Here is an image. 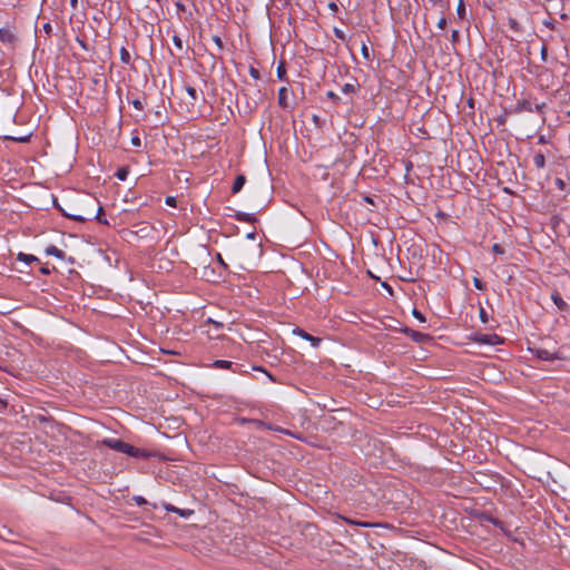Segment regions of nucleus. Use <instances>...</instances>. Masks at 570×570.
<instances>
[{"label":"nucleus","mask_w":570,"mask_h":570,"mask_svg":"<svg viewBox=\"0 0 570 570\" xmlns=\"http://www.w3.org/2000/svg\"><path fill=\"white\" fill-rule=\"evenodd\" d=\"M101 445L111 449L114 451L127 454L130 458L135 459H150V458H158L159 454L155 451H149L146 449H140L137 446H134L121 439H104L100 441Z\"/></svg>","instance_id":"f257e3e1"},{"label":"nucleus","mask_w":570,"mask_h":570,"mask_svg":"<svg viewBox=\"0 0 570 570\" xmlns=\"http://www.w3.org/2000/svg\"><path fill=\"white\" fill-rule=\"evenodd\" d=\"M468 513L473 520L480 523L488 522L493 524L495 528L500 529L502 532H507L504 522L493 517L490 511L472 508L468 510Z\"/></svg>","instance_id":"f03ea898"},{"label":"nucleus","mask_w":570,"mask_h":570,"mask_svg":"<svg viewBox=\"0 0 570 570\" xmlns=\"http://www.w3.org/2000/svg\"><path fill=\"white\" fill-rule=\"evenodd\" d=\"M469 338L472 342L482 344V345L495 346V345H501L504 343V338L494 333L493 334H483V333L475 332V333H472L469 336Z\"/></svg>","instance_id":"7ed1b4c3"},{"label":"nucleus","mask_w":570,"mask_h":570,"mask_svg":"<svg viewBox=\"0 0 570 570\" xmlns=\"http://www.w3.org/2000/svg\"><path fill=\"white\" fill-rule=\"evenodd\" d=\"M399 332L411 337L413 342L419 343V344H428L433 341L432 335L415 331L409 326H401Z\"/></svg>","instance_id":"20e7f679"},{"label":"nucleus","mask_w":570,"mask_h":570,"mask_svg":"<svg viewBox=\"0 0 570 570\" xmlns=\"http://www.w3.org/2000/svg\"><path fill=\"white\" fill-rule=\"evenodd\" d=\"M212 366L215 368H219V370H229L233 373H239V374L247 373V370L243 368L244 365H242L239 363L232 362V361H227V360H216V361H214Z\"/></svg>","instance_id":"39448f33"},{"label":"nucleus","mask_w":570,"mask_h":570,"mask_svg":"<svg viewBox=\"0 0 570 570\" xmlns=\"http://www.w3.org/2000/svg\"><path fill=\"white\" fill-rule=\"evenodd\" d=\"M528 350L532 353V355H534L537 358L542 360V361L552 362V361H556V360H563L564 358L558 352L551 353L548 350L541 348V347H529Z\"/></svg>","instance_id":"423d86ee"},{"label":"nucleus","mask_w":570,"mask_h":570,"mask_svg":"<svg viewBox=\"0 0 570 570\" xmlns=\"http://www.w3.org/2000/svg\"><path fill=\"white\" fill-rule=\"evenodd\" d=\"M293 334L302 337L305 341H308L312 344V346H314V347H318L321 342H322L321 337L314 336V335L307 333L305 330H303L302 327H298V326H296L293 330Z\"/></svg>","instance_id":"0eeeda50"},{"label":"nucleus","mask_w":570,"mask_h":570,"mask_svg":"<svg viewBox=\"0 0 570 570\" xmlns=\"http://www.w3.org/2000/svg\"><path fill=\"white\" fill-rule=\"evenodd\" d=\"M163 507L164 509L167 511V512H173V513H176L178 514L179 517L181 518H189L194 514V510H190V509H180V508H177L170 503H166L164 502L163 503Z\"/></svg>","instance_id":"6e6552de"},{"label":"nucleus","mask_w":570,"mask_h":570,"mask_svg":"<svg viewBox=\"0 0 570 570\" xmlns=\"http://www.w3.org/2000/svg\"><path fill=\"white\" fill-rule=\"evenodd\" d=\"M18 537H19V534L17 532H14L13 530H11L10 528H8L7 525H2L0 528V539L1 540L14 543V542H17Z\"/></svg>","instance_id":"1a4fd4ad"},{"label":"nucleus","mask_w":570,"mask_h":570,"mask_svg":"<svg viewBox=\"0 0 570 570\" xmlns=\"http://www.w3.org/2000/svg\"><path fill=\"white\" fill-rule=\"evenodd\" d=\"M230 216L238 222H244L248 224H255L258 222V218L255 216L254 213L235 212V214Z\"/></svg>","instance_id":"9d476101"},{"label":"nucleus","mask_w":570,"mask_h":570,"mask_svg":"<svg viewBox=\"0 0 570 570\" xmlns=\"http://www.w3.org/2000/svg\"><path fill=\"white\" fill-rule=\"evenodd\" d=\"M522 111H533L532 104L527 99L519 100L514 108L509 109L510 114H520Z\"/></svg>","instance_id":"9b49d317"},{"label":"nucleus","mask_w":570,"mask_h":570,"mask_svg":"<svg viewBox=\"0 0 570 570\" xmlns=\"http://www.w3.org/2000/svg\"><path fill=\"white\" fill-rule=\"evenodd\" d=\"M551 299L561 312L569 311L570 307L568 303L563 301V298L561 297L560 293L557 289L552 292Z\"/></svg>","instance_id":"f8f14e48"},{"label":"nucleus","mask_w":570,"mask_h":570,"mask_svg":"<svg viewBox=\"0 0 570 570\" xmlns=\"http://www.w3.org/2000/svg\"><path fill=\"white\" fill-rule=\"evenodd\" d=\"M245 184H246V176L244 174H238L235 177L234 183L232 185V194L233 195L238 194L243 189Z\"/></svg>","instance_id":"ddd939ff"},{"label":"nucleus","mask_w":570,"mask_h":570,"mask_svg":"<svg viewBox=\"0 0 570 570\" xmlns=\"http://www.w3.org/2000/svg\"><path fill=\"white\" fill-rule=\"evenodd\" d=\"M0 41L3 43H13L16 41V36L8 28H0Z\"/></svg>","instance_id":"4468645a"},{"label":"nucleus","mask_w":570,"mask_h":570,"mask_svg":"<svg viewBox=\"0 0 570 570\" xmlns=\"http://www.w3.org/2000/svg\"><path fill=\"white\" fill-rule=\"evenodd\" d=\"M404 562H409V566L413 568V570H426V562L424 560H419L415 558L405 559ZM404 567H407V563H404Z\"/></svg>","instance_id":"2eb2a0df"},{"label":"nucleus","mask_w":570,"mask_h":570,"mask_svg":"<svg viewBox=\"0 0 570 570\" xmlns=\"http://www.w3.org/2000/svg\"><path fill=\"white\" fill-rule=\"evenodd\" d=\"M45 253L49 256H55L58 259H66V253L55 245L47 246Z\"/></svg>","instance_id":"dca6fc26"},{"label":"nucleus","mask_w":570,"mask_h":570,"mask_svg":"<svg viewBox=\"0 0 570 570\" xmlns=\"http://www.w3.org/2000/svg\"><path fill=\"white\" fill-rule=\"evenodd\" d=\"M287 92H288V90L286 87H281L278 89V105L284 109L289 108V104L287 100Z\"/></svg>","instance_id":"f3484780"},{"label":"nucleus","mask_w":570,"mask_h":570,"mask_svg":"<svg viewBox=\"0 0 570 570\" xmlns=\"http://www.w3.org/2000/svg\"><path fill=\"white\" fill-rule=\"evenodd\" d=\"M17 261L22 262L27 265H30L32 263H38L39 258L32 254H26V253L20 252L17 254Z\"/></svg>","instance_id":"a211bd4d"},{"label":"nucleus","mask_w":570,"mask_h":570,"mask_svg":"<svg viewBox=\"0 0 570 570\" xmlns=\"http://www.w3.org/2000/svg\"><path fill=\"white\" fill-rule=\"evenodd\" d=\"M105 210L102 206H99L96 214L90 213L89 218L96 219L99 224L109 225V222L104 217Z\"/></svg>","instance_id":"6ab92c4d"},{"label":"nucleus","mask_w":570,"mask_h":570,"mask_svg":"<svg viewBox=\"0 0 570 570\" xmlns=\"http://www.w3.org/2000/svg\"><path fill=\"white\" fill-rule=\"evenodd\" d=\"M276 75L279 80H286V62L284 60L278 62Z\"/></svg>","instance_id":"aec40b11"},{"label":"nucleus","mask_w":570,"mask_h":570,"mask_svg":"<svg viewBox=\"0 0 570 570\" xmlns=\"http://www.w3.org/2000/svg\"><path fill=\"white\" fill-rule=\"evenodd\" d=\"M128 175H129L128 166H121L115 173V176L121 181H125L127 179Z\"/></svg>","instance_id":"412c9836"},{"label":"nucleus","mask_w":570,"mask_h":570,"mask_svg":"<svg viewBox=\"0 0 570 570\" xmlns=\"http://www.w3.org/2000/svg\"><path fill=\"white\" fill-rule=\"evenodd\" d=\"M30 138H31V134L20 136V137H13V136H4L3 137L4 140H10V141H16V142H21V144L29 142Z\"/></svg>","instance_id":"4be33fe9"},{"label":"nucleus","mask_w":570,"mask_h":570,"mask_svg":"<svg viewBox=\"0 0 570 570\" xmlns=\"http://www.w3.org/2000/svg\"><path fill=\"white\" fill-rule=\"evenodd\" d=\"M344 521L348 524H351L352 527H354L355 529L357 527H364V528H367V527H372V524L370 522H366V521H360V520H353L351 518H344Z\"/></svg>","instance_id":"5701e85b"},{"label":"nucleus","mask_w":570,"mask_h":570,"mask_svg":"<svg viewBox=\"0 0 570 570\" xmlns=\"http://www.w3.org/2000/svg\"><path fill=\"white\" fill-rule=\"evenodd\" d=\"M533 163L537 168H543L546 166V156L539 151L533 157Z\"/></svg>","instance_id":"b1692460"},{"label":"nucleus","mask_w":570,"mask_h":570,"mask_svg":"<svg viewBox=\"0 0 570 570\" xmlns=\"http://www.w3.org/2000/svg\"><path fill=\"white\" fill-rule=\"evenodd\" d=\"M456 14L459 19L463 20L466 17V9L464 0H459L458 8H456Z\"/></svg>","instance_id":"393cba45"},{"label":"nucleus","mask_w":570,"mask_h":570,"mask_svg":"<svg viewBox=\"0 0 570 570\" xmlns=\"http://www.w3.org/2000/svg\"><path fill=\"white\" fill-rule=\"evenodd\" d=\"M120 61L124 65H129L130 63V53H129V51L125 47L120 48Z\"/></svg>","instance_id":"a878e982"},{"label":"nucleus","mask_w":570,"mask_h":570,"mask_svg":"<svg viewBox=\"0 0 570 570\" xmlns=\"http://www.w3.org/2000/svg\"><path fill=\"white\" fill-rule=\"evenodd\" d=\"M65 217L66 218H69V219H72L75 222H78V223H85L86 220H90L91 218L88 217H85L82 215H76V214H65Z\"/></svg>","instance_id":"bb28decb"},{"label":"nucleus","mask_w":570,"mask_h":570,"mask_svg":"<svg viewBox=\"0 0 570 570\" xmlns=\"http://www.w3.org/2000/svg\"><path fill=\"white\" fill-rule=\"evenodd\" d=\"M362 199L364 203L368 204V205H372L374 207L377 208V199L381 202V199L379 197H373V196H370V195H363L362 196Z\"/></svg>","instance_id":"cd10ccee"},{"label":"nucleus","mask_w":570,"mask_h":570,"mask_svg":"<svg viewBox=\"0 0 570 570\" xmlns=\"http://www.w3.org/2000/svg\"><path fill=\"white\" fill-rule=\"evenodd\" d=\"M508 23H509V27H510L513 31H515V32H520V31H522V28H521L520 23H519L514 18H511V17H510V18L508 19Z\"/></svg>","instance_id":"c85d7f7f"},{"label":"nucleus","mask_w":570,"mask_h":570,"mask_svg":"<svg viewBox=\"0 0 570 570\" xmlns=\"http://www.w3.org/2000/svg\"><path fill=\"white\" fill-rule=\"evenodd\" d=\"M412 315H413L414 318H416L421 323H425L426 322L425 315L420 309H417L416 307H414L412 309Z\"/></svg>","instance_id":"c756f323"},{"label":"nucleus","mask_w":570,"mask_h":570,"mask_svg":"<svg viewBox=\"0 0 570 570\" xmlns=\"http://www.w3.org/2000/svg\"><path fill=\"white\" fill-rule=\"evenodd\" d=\"M473 285L476 289L479 291H485L487 289V283L483 282L481 278L479 277H473Z\"/></svg>","instance_id":"7c9ffc66"},{"label":"nucleus","mask_w":570,"mask_h":570,"mask_svg":"<svg viewBox=\"0 0 570 570\" xmlns=\"http://www.w3.org/2000/svg\"><path fill=\"white\" fill-rule=\"evenodd\" d=\"M185 90L188 94V96L191 98V100L196 101L198 99L197 90L194 87L187 85V86H185Z\"/></svg>","instance_id":"2f4dec72"},{"label":"nucleus","mask_w":570,"mask_h":570,"mask_svg":"<svg viewBox=\"0 0 570 570\" xmlns=\"http://www.w3.org/2000/svg\"><path fill=\"white\" fill-rule=\"evenodd\" d=\"M431 3H433L434 6H440L442 7L443 9H449L450 8V0H429Z\"/></svg>","instance_id":"473e14b6"},{"label":"nucleus","mask_w":570,"mask_h":570,"mask_svg":"<svg viewBox=\"0 0 570 570\" xmlns=\"http://www.w3.org/2000/svg\"><path fill=\"white\" fill-rule=\"evenodd\" d=\"M361 53H362L364 59L371 60V53H370L368 47L366 46L365 42H362Z\"/></svg>","instance_id":"72a5a7b5"},{"label":"nucleus","mask_w":570,"mask_h":570,"mask_svg":"<svg viewBox=\"0 0 570 570\" xmlns=\"http://www.w3.org/2000/svg\"><path fill=\"white\" fill-rule=\"evenodd\" d=\"M132 500L139 507L149 504V502L144 497H141V495H134Z\"/></svg>","instance_id":"f704fd0d"},{"label":"nucleus","mask_w":570,"mask_h":570,"mask_svg":"<svg viewBox=\"0 0 570 570\" xmlns=\"http://www.w3.org/2000/svg\"><path fill=\"white\" fill-rule=\"evenodd\" d=\"M509 110L508 109H504V112L500 116L497 117V122L498 125L502 126L507 122V118H508V115H509Z\"/></svg>","instance_id":"c9c22d12"},{"label":"nucleus","mask_w":570,"mask_h":570,"mask_svg":"<svg viewBox=\"0 0 570 570\" xmlns=\"http://www.w3.org/2000/svg\"><path fill=\"white\" fill-rule=\"evenodd\" d=\"M356 90V87L355 85L353 83H345L343 87H342V91L344 94H354Z\"/></svg>","instance_id":"e433bc0d"},{"label":"nucleus","mask_w":570,"mask_h":570,"mask_svg":"<svg viewBox=\"0 0 570 570\" xmlns=\"http://www.w3.org/2000/svg\"><path fill=\"white\" fill-rule=\"evenodd\" d=\"M479 317H480V321L484 324L489 322V315L482 306L479 309Z\"/></svg>","instance_id":"4c0bfd02"},{"label":"nucleus","mask_w":570,"mask_h":570,"mask_svg":"<svg viewBox=\"0 0 570 570\" xmlns=\"http://www.w3.org/2000/svg\"><path fill=\"white\" fill-rule=\"evenodd\" d=\"M326 97L336 105L341 101V98L332 90L327 91Z\"/></svg>","instance_id":"58836bf2"},{"label":"nucleus","mask_w":570,"mask_h":570,"mask_svg":"<svg viewBox=\"0 0 570 570\" xmlns=\"http://www.w3.org/2000/svg\"><path fill=\"white\" fill-rule=\"evenodd\" d=\"M333 32H334V36H335L337 39H340V40H343V41H344V40L346 39V36H345L344 31H343V30H341L340 28H336V27H335V28H334V30H333Z\"/></svg>","instance_id":"ea45409f"},{"label":"nucleus","mask_w":570,"mask_h":570,"mask_svg":"<svg viewBox=\"0 0 570 570\" xmlns=\"http://www.w3.org/2000/svg\"><path fill=\"white\" fill-rule=\"evenodd\" d=\"M213 41L215 42V45L218 47L219 50H223L224 49V42L222 40V38L217 35H214L212 37Z\"/></svg>","instance_id":"a19ab883"},{"label":"nucleus","mask_w":570,"mask_h":570,"mask_svg":"<svg viewBox=\"0 0 570 570\" xmlns=\"http://www.w3.org/2000/svg\"><path fill=\"white\" fill-rule=\"evenodd\" d=\"M249 75H250V77H252V78H254V79H256V80L261 79V72H259V70H258V69H256V68H255V67H253V66H250V67H249Z\"/></svg>","instance_id":"79ce46f5"},{"label":"nucleus","mask_w":570,"mask_h":570,"mask_svg":"<svg viewBox=\"0 0 570 570\" xmlns=\"http://www.w3.org/2000/svg\"><path fill=\"white\" fill-rule=\"evenodd\" d=\"M165 203H166V205H168L170 207H176L177 206V199L174 196H167L165 198Z\"/></svg>","instance_id":"37998d69"},{"label":"nucleus","mask_w":570,"mask_h":570,"mask_svg":"<svg viewBox=\"0 0 570 570\" xmlns=\"http://www.w3.org/2000/svg\"><path fill=\"white\" fill-rule=\"evenodd\" d=\"M492 252L498 255L504 254V248L500 244H493L492 245Z\"/></svg>","instance_id":"c03bdc74"},{"label":"nucleus","mask_w":570,"mask_h":570,"mask_svg":"<svg viewBox=\"0 0 570 570\" xmlns=\"http://www.w3.org/2000/svg\"><path fill=\"white\" fill-rule=\"evenodd\" d=\"M460 37L461 36H460V31L459 30H456V29L452 30V32H451V41H452V43L459 42L460 41Z\"/></svg>","instance_id":"a18cd8bd"},{"label":"nucleus","mask_w":570,"mask_h":570,"mask_svg":"<svg viewBox=\"0 0 570 570\" xmlns=\"http://www.w3.org/2000/svg\"><path fill=\"white\" fill-rule=\"evenodd\" d=\"M554 184H556L557 188L560 190H564L567 188L566 181L561 178H556Z\"/></svg>","instance_id":"49530a36"},{"label":"nucleus","mask_w":570,"mask_h":570,"mask_svg":"<svg viewBox=\"0 0 570 570\" xmlns=\"http://www.w3.org/2000/svg\"><path fill=\"white\" fill-rule=\"evenodd\" d=\"M53 207L65 217V214H68L62 206L58 203L57 198L53 197Z\"/></svg>","instance_id":"de8ad7c7"},{"label":"nucleus","mask_w":570,"mask_h":570,"mask_svg":"<svg viewBox=\"0 0 570 570\" xmlns=\"http://www.w3.org/2000/svg\"><path fill=\"white\" fill-rule=\"evenodd\" d=\"M173 42L176 46V48H178L179 50L183 49V40L177 35H174Z\"/></svg>","instance_id":"09e8293b"},{"label":"nucleus","mask_w":570,"mask_h":570,"mask_svg":"<svg viewBox=\"0 0 570 570\" xmlns=\"http://www.w3.org/2000/svg\"><path fill=\"white\" fill-rule=\"evenodd\" d=\"M55 269V267L50 268L48 265H43L40 267L39 272L42 274V275H50L51 274V271Z\"/></svg>","instance_id":"8fccbe9b"},{"label":"nucleus","mask_w":570,"mask_h":570,"mask_svg":"<svg viewBox=\"0 0 570 570\" xmlns=\"http://www.w3.org/2000/svg\"><path fill=\"white\" fill-rule=\"evenodd\" d=\"M130 142L134 147L137 148L141 146V139L138 136H132Z\"/></svg>","instance_id":"3c124183"},{"label":"nucleus","mask_w":570,"mask_h":570,"mask_svg":"<svg viewBox=\"0 0 570 570\" xmlns=\"http://www.w3.org/2000/svg\"><path fill=\"white\" fill-rule=\"evenodd\" d=\"M130 104L134 106V108L138 110H141L144 108L142 102L138 98L131 100Z\"/></svg>","instance_id":"603ef678"},{"label":"nucleus","mask_w":570,"mask_h":570,"mask_svg":"<svg viewBox=\"0 0 570 570\" xmlns=\"http://www.w3.org/2000/svg\"><path fill=\"white\" fill-rule=\"evenodd\" d=\"M446 24H448L446 18L445 17H441V19L438 22V28L445 29Z\"/></svg>","instance_id":"864d4df0"},{"label":"nucleus","mask_w":570,"mask_h":570,"mask_svg":"<svg viewBox=\"0 0 570 570\" xmlns=\"http://www.w3.org/2000/svg\"><path fill=\"white\" fill-rule=\"evenodd\" d=\"M43 31L46 32V35L50 36L51 32H52V27L50 24V22H46L42 27Z\"/></svg>","instance_id":"5fc2aeb1"},{"label":"nucleus","mask_w":570,"mask_h":570,"mask_svg":"<svg viewBox=\"0 0 570 570\" xmlns=\"http://www.w3.org/2000/svg\"><path fill=\"white\" fill-rule=\"evenodd\" d=\"M207 322H208V323H212V324L215 326V328H217V330H222V328H224V324H223V323H220V322H215V321H213L212 318H208V321H207Z\"/></svg>","instance_id":"6e6d98bb"},{"label":"nucleus","mask_w":570,"mask_h":570,"mask_svg":"<svg viewBox=\"0 0 570 570\" xmlns=\"http://www.w3.org/2000/svg\"><path fill=\"white\" fill-rule=\"evenodd\" d=\"M327 7H328V9H330L331 11H333V12H338V10H340V9H338L337 3H336V2H333V1H332V2H330V3L327 4Z\"/></svg>","instance_id":"4d7b16f0"},{"label":"nucleus","mask_w":570,"mask_h":570,"mask_svg":"<svg viewBox=\"0 0 570 570\" xmlns=\"http://www.w3.org/2000/svg\"><path fill=\"white\" fill-rule=\"evenodd\" d=\"M381 285L384 289H386L390 294H393V288L387 282H381Z\"/></svg>","instance_id":"13d9d810"},{"label":"nucleus","mask_w":570,"mask_h":570,"mask_svg":"<svg viewBox=\"0 0 570 570\" xmlns=\"http://www.w3.org/2000/svg\"><path fill=\"white\" fill-rule=\"evenodd\" d=\"M252 370L253 371H258V372H263L265 374V371H267L264 366L262 365H252Z\"/></svg>","instance_id":"bf43d9fd"},{"label":"nucleus","mask_w":570,"mask_h":570,"mask_svg":"<svg viewBox=\"0 0 570 570\" xmlns=\"http://www.w3.org/2000/svg\"><path fill=\"white\" fill-rule=\"evenodd\" d=\"M176 7H177V11L178 12L186 10V6L183 2H180V1L176 2Z\"/></svg>","instance_id":"052dcab7"},{"label":"nucleus","mask_w":570,"mask_h":570,"mask_svg":"<svg viewBox=\"0 0 570 570\" xmlns=\"http://www.w3.org/2000/svg\"><path fill=\"white\" fill-rule=\"evenodd\" d=\"M8 407V401L0 399V412Z\"/></svg>","instance_id":"680f3d73"},{"label":"nucleus","mask_w":570,"mask_h":570,"mask_svg":"<svg viewBox=\"0 0 570 570\" xmlns=\"http://www.w3.org/2000/svg\"><path fill=\"white\" fill-rule=\"evenodd\" d=\"M257 422H258L259 424H262V425H266L268 430L283 431V430H282V429H279V428H273V426H272V424H266V423H264V422H262V421H257Z\"/></svg>","instance_id":"e2e57ef3"},{"label":"nucleus","mask_w":570,"mask_h":570,"mask_svg":"<svg viewBox=\"0 0 570 570\" xmlns=\"http://www.w3.org/2000/svg\"><path fill=\"white\" fill-rule=\"evenodd\" d=\"M409 252L412 253V256L415 257L416 255L421 256V254H419V248L415 247V246H412L411 248H409Z\"/></svg>","instance_id":"0e129e2a"},{"label":"nucleus","mask_w":570,"mask_h":570,"mask_svg":"<svg viewBox=\"0 0 570 570\" xmlns=\"http://www.w3.org/2000/svg\"><path fill=\"white\" fill-rule=\"evenodd\" d=\"M256 236H257V233L255 230H253L246 235V238L254 240V239H256Z\"/></svg>","instance_id":"69168bd1"},{"label":"nucleus","mask_w":570,"mask_h":570,"mask_svg":"<svg viewBox=\"0 0 570 570\" xmlns=\"http://www.w3.org/2000/svg\"><path fill=\"white\" fill-rule=\"evenodd\" d=\"M265 375L272 381V382H278L277 379L269 372L265 371Z\"/></svg>","instance_id":"338daca9"},{"label":"nucleus","mask_w":570,"mask_h":570,"mask_svg":"<svg viewBox=\"0 0 570 570\" xmlns=\"http://www.w3.org/2000/svg\"><path fill=\"white\" fill-rule=\"evenodd\" d=\"M546 108V104L535 105V111L542 114L543 109Z\"/></svg>","instance_id":"774afa93"}]
</instances>
